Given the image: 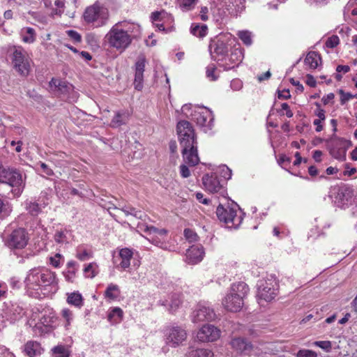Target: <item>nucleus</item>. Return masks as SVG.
<instances>
[{
    "mask_svg": "<svg viewBox=\"0 0 357 357\" xmlns=\"http://www.w3.org/2000/svg\"><path fill=\"white\" fill-rule=\"evenodd\" d=\"M24 283L29 295L38 298L46 287L56 284V274L47 268H33L28 272Z\"/></svg>",
    "mask_w": 357,
    "mask_h": 357,
    "instance_id": "nucleus-1",
    "label": "nucleus"
},
{
    "mask_svg": "<svg viewBox=\"0 0 357 357\" xmlns=\"http://www.w3.org/2000/svg\"><path fill=\"white\" fill-rule=\"evenodd\" d=\"M135 28L134 24L126 21L116 23L106 35L110 47L123 52L132 43Z\"/></svg>",
    "mask_w": 357,
    "mask_h": 357,
    "instance_id": "nucleus-2",
    "label": "nucleus"
},
{
    "mask_svg": "<svg viewBox=\"0 0 357 357\" xmlns=\"http://www.w3.org/2000/svg\"><path fill=\"white\" fill-rule=\"evenodd\" d=\"M249 292L248 284L243 282L234 283L229 293L222 300L225 308L231 312H238L244 305V299Z\"/></svg>",
    "mask_w": 357,
    "mask_h": 357,
    "instance_id": "nucleus-3",
    "label": "nucleus"
},
{
    "mask_svg": "<svg viewBox=\"0 0 357 357\" xmlns=\"http://www.w3.org/2000/svg\"><path fill=\"white\" fill-rule=\"evenodd\" d=\"M0 183L8 185L14 197H19L25 186L20 172L14 168L3 169L0 172Z\"/></svg>",
    "mask_w": 357,
    "mask_h": 357,
    "instance_id": "nucleus-4",
    "label": "nucleus"
},
{
    "mask_svg": "<svg viewBox=\"0 0 357 357\" xmlns=\"http://www.w3.org/2000/svg\"><path fill=\"white\" fill-rule=\"evenodd\" d=\"M84 20L88 24H92L96 28L105 26L109 20L108 9L94 3L93 6L86 8L84 15Z\"/></svg>",
    "mask_w": 357,
    "mask_h": 357,
    "instance_id": "nucleus-5",
    "label": "nucleus"
},
{
    "mask_svg": "<svg viewBox=\"0 0 357 357\" xmlns=\"http://www.w3.org/2000/svg\"><path fill=\"white\" fill-rule=\"evenodd\" d=\"M12 52L11 60L15 70L22 76L26 77L30 72V60L26 52L20 46H13L10 48Z\"/></svg>",
    "mask_w": 357,
    "mask_h": 357,
    "instance_id": "nucleus-6",
    "label": "nucleus"
},
{
    "mask_svg": "<svg viewBox=\"0 0 357 357\" xmlns=\"http://www.w3.org/2000/svg\"><path fill=\"white\" fill-rule=\"evenodd\" d=\"M333 190L332 197L336 206L344 209L354 203L356 195L353 187L342 185L334 188Z\"/></svg>",
    "mask_w": 357,
    "mask_h": 357,
    "instance_id": "nucleus-7",
    "label": "nucleus"
},
{
    "mask_svg": "<svg viewBox=\"0 0 357 357\" xmlns=\"http://www.w3.org/2000/svg\"><path fill=\"white\" fill-rule=\"evenodd\" d=\"M257 286V298L259 303L261 301H271L278 294V284L273 278L259 280Z\"/></svg>",
    "mask_w": 357,
    "mask_h": 357,
    "instance_id": "nucleus-8",
    "label": "nucleus"
},
{
    "mask_svg": "<svg viewBox=\"0 0 357 357\" xmlns=\"http://www.w3.org/2000/svg\"><path fill=\"white\" fill-rule=\"evenodd\" d=\"M191 119L206 132L213 127V115L206 107H195L192 110Z\"/></svg>",
    "mask_w": 357,
    "mask_h": 357,
    "instance_id": "nucleus-9",
    "label": "nucleus"
},
{
    "mask_svg": "<svg viewBox=\"0 0 357 357\" xmlns=\"http://www.w3.org/2000/svg\"><path fill=\"white\" fill-rule=\"evenodd\" d=\"M352 146L351 141L333 135L330 139V154L335 159L342 161L346 158L347 149Z\"/></svg>",
    "mask_w": 357,
    "mask_h": 357,
    "instance_id": "nucleus-10",
    "label": "nucleus"
},
{
    "mask_svg": "<svg viewBox=\"0 0 357 357\" xmlns=\"http://www.w3.org/2000/svg\"><path fill=\"white\" fill-rule=\"evenodd\" d=\"M28 241V234L23 228L13 230L4 238L5 245L10 249H23L26 246Z\"/></svg>",
    "mask_w": 357,
    "mask_h": 357,
    "instance_id": "nucleus-11",
    "label": "nucleus"
},
{
    "mask_svg": "<svg viewBox=\"0 0 357 357\" xmlns=\"http://www.w3.org/2000/svg\"><path fill=\"white\" fill-rule=\"evenodd\" d=\"M176 131L181 146L197 142L194 128L190 122L180 121L177 123Z\"/></svg>",
    "mask_w": 357,
    "mask_h": 357,
    "instance_id": "nucleus-12",
    "label": "nucleus"
},
{
    "mask_svg": "<svg viewBox=\"0 0 357 357\" xmlns=\"http://www.w3.org/2000/svg\"><path fill=\"white\" fill-rule=\"evenodd\" d=\"M202 183L205 189L211 193H220L222 196L226 194L225 180L220 179L217 173L204 175Z\"/></svg>",
    "mask_w": 357,
    "mask_h": 357,
    "instance_id": "nucleus-13",
    "label": "nucleus"
},
{
    "mask_svg": "<svg viewBox=\"0 0 357 357\" xmlns=\"http://www.w3.org/2000/svg\"><path fill=\"white\" fill-rule=\"evenodd\" d=\"M165 336L167 344L176 347L185 341L187 333L181 326H172L166 328Z\"/></svg>",
    "mask_w": 357,
    "mask_h": 357,
    "instance_id": "nucleus-14",
    "label": "nucleus"
},
{
    "mask_svg": "<svg viewBox=\"0 0 357 357\" xmlns=\"http://www.w3.org/2000/svg\"><path fill=\"white\" fill-rule=\"evenodd\" d=\"M216 215L220 221L225 222L229 227H236L241 222V218L237 216L236 211L220 204L216 209Z\"/></svg>",
    "mask_w": 357,
    "mask_h": 357,
    "instance_id": "nucleus-15",
    "label": "nucleus"
},
{
    "mask_svg": "<svg viewBox=\"0 0 357 357\" xmlns=\"http://www.w3.org/2000/svg\"><path fill=\"white\" fill-rule=\"evenodd\" d=\"M138 228L150 236L149 240L153 244L158 247H162L165 241V236L167 233L166 229H159L154 226H149L145 224L139 225Z\"/></svg>",
    "mask_w": 357,
    "mask_h": 357,
    "instance_id": "nucleus-16",
    "label": "nucleus"
},
{
    "mask_svg": "<svg viewBox=\"0 0 357 357\" xmlns=\"http://www.w3.org/2000/svg\"><path fill=\"white\" fill-rule=\"evenodd\" d=\"M243 57V50L241 47H234L231 50L230 54L227 57L221 59L222 63L219 65L225 70H229L238 66L242 62Z\"/></svg>",
    "mask_w": 357,
    "mask_h": 357,
    "instance_id": "nucleus-17",
    "label": "nucleus"
},
{
    "mask_svg": "<svg viewBox=\"0 0 357 357\" xmlns=\"http://www.w3.org/2000/svg\"><path fill=\"white\" fill-rule=\"evenodd\" d=\"M220 337V330L211 324L203 326L197 333V339L203 342H213Z\"/></svg>",
    "mask_w": 357,
    "mask_h": 357,
    "instance_id": "nucleus-18",
    "label": "nucleus"
},
{
    "mask_svg": "<svg viewBox=\"0 0 357 357\" xmlns=\"http://www.w3.org/2000/svg\"><path fill=\"white\" fill-rule=\"evenodd\" d=\"M181 146L182 147V155L183 161L189 166H195L199 162V158L197 151V142Z\"/></svg>",
    "mask_w": 357,
    "mask_h": 357,
    "instance_id": "nucleus-19",
    "label": "nucleus"
},
{
    "mask_svg": "<svg viewBox=\"0 0 357 357\" xmlns=\"http://www.w3.org/2000/svg\"><path fill=\"white\" fill-rule=\"evenodd\" d=\"M215 317L216 314L213 309L204 305H198L192 315V319L194 323L213 321Z\"/></svg>",
    "mask_w": 357,
    "mask_h": 357,
    "instance_id": "nucleus-20",
    "label": "nucleus"
},
{
    "mask_svg": "<svg viewBox=\"0 0 357 357\" xmlns=\"http://www.w3.org/2000/svg\"><path fill=\"white\" fill-rule=\"evenodd\" d=\"M208 49L212 59L218 61H221V59H218L216 56H223L228 51L227 45L220 38L212 39L210 42Z\"/></svg>",
    "mask_w": 357,
    "mask_h": 357,
    "instance_id": "nucleus-21",
    "label": "nucleus"
},
{
    "mask_svg": "<svg viewBox=\"0 0 357 357\" xmlns=\"http://www.w3.org/2000/svg\"><path fill=\"white\" fill-rule=\"evenodd\" d=\"M146 65V59L144 56L138 58L135 63V74L134 86L135 89L140 91L143 87L144 72Z\"/></svg>",
    "mask_w": 357,
    "mask_h": 357,
    "instance_id": "nucleus-22",
    "label": "nucleus"
},
{
    "mask_svg": "<svg viewBox=\"0 0 357 357\" xmlns=\"http://www.w3.org/2000/svg\"><path fill=\"white\" fill-rule=\"evenodd\" d=\"M204 255V248L202 245H192L187 250L186 261L191 264H197L203 259Z\"/></svg>",
    "mask_w": 357,
    "mask_h": 357,
    "instance_id": "nucleus-23",
    "label": "nucleus"
},
{
    "mask_svg": "<svg viewBox=\"0 0 357 357\" xmlns=\"http://www.w3.org/2000/svg\"><path fill=\"white\" fill-rule=\"evenodd\" d=\"M231 347L243 355H249L252 349V345L246 339L242 337L234 338L231 342Z\"/></svg>",
    "mask_w": 357,
    "mask_h": 357,
    "instance_id": "nucleus-24",
    "label": "nucleus"
},
{
    "mask_svg": "<svg viewBox=\"0 0 357 357\" xmlns=\"http://www.w3.org/2000/svg\"><path fill=\"white\" fill-rule=\"evenodd\" d=\"M24 351L29 357H36L42 354L40 344L36 341H29L24 345Z\"/></svg>",
    "mask_w": 357,
    "mask_h": 357,
    "instance_id": "nucleus-25",
    "label": "nucleus"
},
{
    "mask_svg": "<svg viewBox=\"0 0 357 357\" xmlns=\"http://www.w3.org/2000/svg\"><path fill=\"white\" fill-rule=\"evenodd\" d=\"M132 255L133 252L130 249L127 248H122L119 254V257L121 260L119 263V266L123 269L128 268L130 265V260L132 258Z\"/></svg>",
    "mask_w": 357,
    "mask_h": 357,
    "instance_id": "nucleus-26",
    "label": "nucleus"
},
{
    "mask_svg": "<svg viewBox=\"0 0 357 357\" xmlns=\"http://www.w3.org/2000/svg\"><path fill=\"white\" fill-rule=\"evenodd\" d=\"M320 62L321 56L316 52H310L304 60L305 64L311 69L317 68Z\"/></svg>",
    "mask_w": 357,
    "mask_h": 357,
    "instance_id": "nucleus-27",
    "label": "nucleus"
},
{
    "mask_svg": "<svg viewBox=\"0 0 357 357\" xmlns=\"http://www.w3.org/2000/svg\"><path fill=\"white\" fill-rule=\"evenodd\" d=\"M45 204H40L36 202L26 201L25 202V208L28 213L32 216H37L42 211V208H45Z\"/></svg>",
    "mask_w": 357,
    "mask_h": 357,
    "instance_id": "nucleus-28",
    "label": "nucleus"
},
{
    "mask_svg": "<svg viewBox=\"0 0 357 357\" xmlns=\"http://www.w3.org/2000/svg\"><path fill=\"white\" fill-rule=\"evenodd\" d=\"M181 303V295L178 294H173L171 296L170 301H165L162 302V305H165V306L168 305L169 307L168 310L171 313H173L179 307Z\"/></svg>",
    "mask_w": 357,
    "mask_h": 357,
    "instance_id": "nucleus-29",
    "label": "nucleus"
},
{
    "mask_svg": "<svg viewBox=\"0 0 357 357\" xmlns=\"http://www.w3.org/2000/svg\"><path fill=\"white\" fill-rule=\"evenodd\" d=\"M128 115L124 112H117L111 121L110 126L112 128H118L126 123Z\"/></svg>",
    "mask_w": 357,
    "mask_h": 357,
    "instance_id": "nucleus-30",
    "label": "nucleus"
},
{
    "mask_svg": "<svg viewBox=\"0 0 357 357\" xmlns=\"http://www.w3.org/2000/svg\"><path fill=\"white\" fill-rule=\"evenodd\" d=\"M67 302L78 308H81L84 305L82 296L78 291L68 294Z\"/></svg>",
    "mask_w": 357,
    "mask_h": 357,
    "instance_id": "nucleus-31",
    "label": "nucleus"
},
{
    "mask_svg": "<svg viewBox=\"0 0 357 357\" xmlns=\"http://www.w3.org/2000/svg\"><path fill=\"white\" fill-rule=\"evenodd\" d=\"M123 211L126 216L132 215L136 218L144 220L146 215L141 211L137 210L135 208L132 206H125L120 209Z\"/></svg>",
    "mask_w": 357,
    "mask_h": 357,
    "instance_id": "nucleus-32",
    "label": "nucleus"
},
{
    "mask_svg": "<svg viewBox=\"0 0 357 357\" xmlns=\"http://www.w3.org/2000/svg\"><path fill=\"white\" fill-rule=\"evenodd\" d=\"M207 26L206 24L199 25L192 24L190 27V33L199 38H203L207 34Z\"/></svg>",
    "mask_w": 357,
    "mask_h": 357,
    "instance_id": "nucleus-33",
    "label": "nucleus"
},
{
    "mask_svg": "<svg viewBox=\"0 0 357 357\" xmlns=\"http://www.w3.org/2000/svg\"><path fill=\"white\" fill-rule=\"evenodd\" d=\"M50 84L55 86L58 89V91H60L61 93H68L70 90H72L73 89L72 85L66 83V82H63L54 78L52 79Z\"/></svg>",
    "mask_w": 357,
    "mask_h": 357,
    "instance_id": "nucleus-34",
    "label": "nucleus"
},
{
    "mask_svg": "<svg viewBox=\"0 0 357 357\" xmlns=\"http://www.w3.org/2000/svg\"><path fill=\"white\" fill-rule=\"evenodd\" d=\"M119 294L120 290L118 285L111 283L107 286L105 291V296L111 300H115L119 297Z\"/></svg>",
    "mask_w": 357,
    "mask_h": 357,
    "instance_id": "nucleus-35",
    "label": "nucleus"
},
{
    "mask_svg": "<svg viewBox=\"0 0 357 357\" xmlns=\"http://www.w3.org/2000/svg\"><path fill=\"white\" fill-rule=\"evenodd\" d=\"M22 40L26 43H32L36 40V31L31 27H26L22 30Z\"/></svg>",
    "mask_w": 357,
    "mask_h": 357,
    "instance_id": "nucleus-36",
    "label": "nucleus"
},
{
    "mask_svg": "<svg viewBox=\"0 0 357 357\" xmlns=\"http://www.w3.org/2000/svg\"><path fill=\"white\" fill-rule=\"evenodd\" d=\"M151 19L153 22L165 21L166 20H169L171 22L173 21L172 16L164 11L153 12L151 15Z\"/></svg>",
    "mask_w": 357,
    "mask_h": 357,
    "instance_id": "nucleus-37",
    "label": "nucleus"
},
{
    "mask_svg": "<svg viewBox=\"0 0 357 357\" xmlns=\"http://www.w3.org/2000/svg\"><path fill=\"white\" fill-rule=\"evenodd\" d=\"M188 357H213V353L209 349H198L191 351Z\"/></svg>",
    "mask_w": 357,
    "mask_h": 357,
    "instance_id": "nucleus-38",
    "label": "nucleus"
},
{
    "mask_svg": "<svg viewBox=\"0 0 357 357\" xmlns=\"http://www.w3.org/2000/svg\"><path fill=\"white\" fill-rule=\"evenodd\" d=\"M231 4L234 7L230 13H235L236 15L238 13H241L245 9V0H229Z\"/></svg>",
    "mask_w": 357,
    "mask_h": 357,
    "instance_id": "nucleus-39",
    "label": "nucleus"
},
{
    "mask_svg": "<svg viewBox=\"0 0 357 357\" xmlns=\"http://www.w3.org/2000/svg\"><path fill=\"white\" fill-rule=\"evenodd\" d=\"M238 38L243 41V43L250 46L252 43V33L249 31H240L237 33Z\"/></svg>",
    "mask_w": 357,
    "mask_h": 357,
    "instance_id": "nucleus-40",
    "label": "nucleus"
},
{
    "mask_svg": "<svg viewBox=\"0 0 357 357\" xmlns=\"http://www.w3.org/2000/svg\"><path fill=\"white\" fill-rule=\"evenodd\" d=\"M198 0H178L179 6L183 11H188L193 9Z\"/></svg>",
    "mask_w": 357,
    "mask_h": 357,
    "instance_id": "nucleus-41",
    "label": "nucleus"
},
{
    "mask_svg": "<svg viewBox=\"0 0 357 357\" xmlns=\"http://www.w3.org/2000/svg\"><path fill=\"white\" fill-rule=\"evenodd\" d=\"M54 241L59 244L68 243L67 231L63 230H57L54 234Z\"/></svg>",
    "mask_w": 357,
    "mask_h": 357,
    "instance_id": "nucleus-42",
    "label": "nucleus"
},
{
    "mask_svg": "<svg viewBox=\"0 0 357 357\" xmlns=\"http://www.w3.org/2000/svg\"><path fill=\"white\" fill-rule=\"evenodd\" d=\"M54 357H69L68 351L63 346H56L52 349Z\"/></svg>",
    "mask_w": 357,
    "mask_h": 357,
    "instance_id": "nucleus-43",
    "label": "nucleus"
},
{
    "mask_svg": "<svg viewBox=\"0 0 357 357\" xmlns=\"http://www.w3.org/2000/svg\"><path fill=\"white\" fill-rule=\"evenodd\" d=\"M63 261V257L57 253L53 257H50V264L55 268H60Z\"/></svg>",
    "mask_w": 357,
    "mask_h": 357,
    "instance_id": "nucleus-44",
    "label": "nucleus"
},
{
    "mask_svg": "<svg viewBox=\"0 0 357 357\" xmlns=\"http://www.w3.org/2000/svg\"><path fill=\"white\" fill-rule=\"evenodd\" d=\"M216 71V67L214 64H211L207 66L206 68V77L211 80V81H215L218 78V75H215Z\"/></svg>",
    "mask_w": 357,
    "mask_h": 357,
    "instance_id": "nucleus-45",
    "label": "nucleus"
},
{
    "mask_svg": "<svg viewBox=\"0 0 357 357\" xmlns=\"http://www.w3.org/2000/svg\"><path fill=\"white\" fill-rule=\"evenodd\" d=\"M220 179H224L225 184L227 181L231 178V170L226 165L220 167Z\"/></svg>",
    "mask_w": 357,
    "mask_h": 357,
    "instance_id": "nucleus-46",
    "label": "nucleus"
},
{
    "mask_svg": "<svg viewBox=\"0 0 357 357\" xmlns=\"http://www.w3.org/2000/svg\"><path fill=\"white\" fill-rule=\"evenodd\" d=\"M56 8H53L52 11V15H61L63 13L65 2L64 0H56L54 2Z\"/></svg>",
    "mask_w": 357,
    "mask_h": 357,
    "instance_id": "nucleus-47",
    "label": "nucleus"
},
{
    "mask_svg": "<svg viewBox=\"0 0 357 357\" xmlns=\"http://www.w3.org/2000/svg\"><path fill=\"white\" fill-rule=\"evenodd\" d=\"M10 312H13V317L12 318L13 320H17L24 314V309L17 305H13Z\"/></svg>",
    "mask_w": 357,
    "mask_h": 357,
    "instance_id": "nucleus-48",
    "label": "nucleus"
},
{
    "mask_svg": "<svg viewBox=\"0 0 357 357\" xmlns=\"http://www.w3.org/2000/svg\"><path fill=\"white\" fill-rule=\"evenodd\" d=\"M61 316L63 319H66V324H65V327L68 328V326L70 325L71 321L73 319V314L71 310L68 308H63L61 310Z\"/></svg>",
    "mask_w": 357,
    "mask_h": 357,
    "instance_id": "nucleus-49",
    "label": "nucleus"
},
{
    "mask_svg": "<svg viewBox=\"0 0 357 357\" xmlns=\"http://www.w3.org/2000/svg\"><path fill=\"white\" fill-rule=\"evenodd\" d=\"M123 310L120 307H114L108 314V319L112 320V319L117 317L118 321H121L123 318Z\"/></svg>",
    "mask_w": 357,
    "mask_h": 357,
    "instance_id": "nucleus-50",
    "label": "nucleus"
},
{
    "mask_svg": "<svg viewBox=\"0 0 357 357\" xmlns=\"http://www.w3.org/2000/svg\"><path fill=\"white\" fill-rule=\"evenodd\" d=\"M184 236L186 240H188L190 243L195 242L198 239L197 234L191 229H184Z\"/></svg>",
    "mask_w": 357,
    "mask_h": 357,
    "instance_id": "nucleus-51",
    "label": "nucleus"
},
{
    "mask_svg": "<svg viewBox=\"0 0 357 357\" xmlns=\"http://www.w3.org/2000/svg\"><path fill=\"white\" fill-rule=\"evenodd\" d=\"M95 267H97L96 264L91 263L84 268V272L86 277L93 278L96 276V273L95 272Z\"/></svg>",
    "mask_w": 357,
    "mask_h": 357,
    "instance_id": "nucleus-52",
    "label": "nucleus"
},
{
    "mask_svg": "<svg viewBox=\"0 0 357 357\" xmlns=\"http://www.w3.org/2000/svg\"><path fill=\"white\" fill-rule=\"evenodd\" d=\"M314 345L317 346L324 350L326 352H329L331 350L332 344L330 341H316L314 343Z\"/></svg>",
    "mask_w": 357,
    "mask_h": 357,
    "instance_id": "nucleus-53",
    "label": "nucleus"
},
{
    "mask_svg": "<svg viewBox=\"0 0 357 357\" xmlns=\"http://www.w3.org/2000/svg\"><path fill=\"white\" fill-rule=\"evenodd\" d=\"M339 37L337 36L333 35L327 39L326 42V46L328 48H334L339 44Z\"/></svg>",
    "mask_w": 357,
    "mask_h": 357,
    "instance_id": "nucleus-54",
    "label": "nucleus"
},
{
    "mask_svg": "<svg viewBox=\"0 0 357 357\" xmlns=\"http://www.w3.org/2000/svg\"><path fill=\"white\" fill-rule=\"evenodd\" d=\"M297 357H317V354L309 349H300L297 354Z\"/></svg>",
    "mask_w": 357,
    "mask_h": 357,
    "instance_id": "nucleus-55",
    "label": "nucleus"
},
{
    "mask_svg": "<svg viewBox=\"0 0 357 357\" xmlns=\"http://www.w3.org/2000/svg\"><path fill=\"white\" fill-rule=\"evenodd\" d=\"M53 322H54L53 317H46L44 315L40 319V323H38L36 325V326L38 327V325H43V326L46 327V328L51 327Z\"/></svg>",
    "mask_w": 357,
    "mask_h": 357,
    "instance_id": "nucleus-56",
    "label": "nucleus"
},
{
    "mask_svg": "<svg viewBox=\"0 0 357 357\" xmlns=\"http://www.w3.org/2000/svg\"><path fill=\"white\" fill-rule=\"evenodd\" d=\"M66 34L75 43H80L82 40L81 35L76 31L68 30L66 31Z\"/></svg>",
    "mask_w": 357,
    "mask_h": 357,
    "instance_id": "nucleus-57",
    "label": "nucleus"
},
{
    "mask_svg": "<svg viewBox=\"0 0 357 357\" xmlns=\"http://www.w3.org/2000/svg\"><path fill=\"white\" fill-rule=\"evenodd\" d=\"M76 257L81 261H85L91 257V255L86 250H78Z\"/></svg>",
    "mask_w": 357,
    "mask_h": 357,
    "instance_id": "nucleus-58",
    "label": "nucleus"
},
{
    "mask_svg": "<svg viewBox=\"0 0 357 357\" xmlns=\"http://www.w3.org/2000/svg\"><path fill=\"white\" fill-rule=\"evenodd\" d=\"M339 93L341 95L340 102L342 105H344L347 101L353 98V94L349 92H344L342 89L339 91Z\"/></svg>",
    "mask_w": 357,
    "mask_h": 357,
    "instance_id": "nucleus-59",
    "label": "nucleus"
},
{
    "mask_svg": "<svg viewBox=\"0 0 357 357\" xmlns=\"http://www.w3.org/2000/svg\"><path fill=\"white\" fill-rule=\"evenodd\" d=\"M180 174L183 178H188L190 176V171L187 164L185 163L180 165Z\"/></svg>",
    "mask_w": 357,
    "mask_h": 357,
    "instance_id": "nucleus-60",
    "label": "nucleus"
},
{
    "mask_svg": "<svg viewBox=\"0 0 357 357\" xmlns=\"http://www.w3.org/2000/svg\"><path fill=\"white\" fill-rule=\"evenodd\" d=\"M317 109L315 111V114L319 117L318 119H321V121H324L326 119L325 111L320 107V105L318 102L315 103Z\"/></svg>",
    "mask_w": 357,
    "mask_h": 357,
    "instance_id": "nucleus-61",
    "label": "nucleus"
},
{
    "mask_svg": "<svg viewBox=\"0 0 357 357\" xmlns=\"http://www.w3.org/2000/svg\"><path fill=\"white\" fill-rule=\"evenodd\" d=\"M195 197L197 199L203 204L209 205L211 204V200L209 199L204 198V195L202 192H197L195 194Z\"/></svg>",
    "mask_w": 357,
    "mask_h": 357,
    "instance_id": "nucleus-62",
    "label": "nucleus"
},
{
    "mask_svg": "<svg viewBox=\"0 0 357 357\" xmlns=\"http://www.w3.org/2000/svg\"><path fill=\"white\" fill-rule=\"evenodd\" d=\"M39 165L45 174H46L48 176H52L54 174L53 170L50 169L45 163L44 162H40Z\"/></svg>",
    "mask_w": 357,
    "mask_h": 357,
    "instance_id": "nucleus-63",
    "label": "nucleus"
},
{
    "mask_svg": "<svg viewBox=\"0 0 357 357\" xmlns=\"http://www.w3.org/2000/svg\"><path fill=\"white\" fill-rule=\"evenodd\" d=\"M0 357H14L6 347L0 346Z\"/></svg>",
    "mask_w": 357,
    "mask_h": 357,
    "instance_id": "nucleus-64",
    "label": "nucleus"
}]
</instances>
